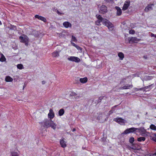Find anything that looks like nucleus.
<instances>
[{"mask_svg":"<svg viewBox=\"0 0 156 156\" xmlns=\"http://www.w3.org/2000/svg\"><path fill=\"white\" fill-rule=\"evenodd\" d=\"M41 125L44 127L48 128L50 127L55 129L56 125L51 119H45L41 123Z\"/></svg>","mask_w":156,"mask_h":156,"instance_id":"obj_1","label":"nucleus"},{"mask_svg":"<svg viewBox=\"0 0 156 156\" xmlns=\"http://www.w3.org/2000/svg\"><path fill=\"white\" fill-rule=\"evenodd\" d=\"M20 41L25 44L26 45H27L29 41V38L26 35H23L19 37Z\"/></svg>","mask_w":156,"mask_h":156,"instance_id":"obj_2","label":"nucleus"},{"mask_svg":"<svg viewBox=\"0 0 156 156\" xmlns=\"http://www.w3.org/2000/svg\"><path fill=\"white\" fill-rule=\"evenodd\" d=\"M113 120L121 125H124L126 122V121L124 119L119 117L114 118Z\"/></svg>","mask_w":156,"mask_h":156,"instance_id":"obj_3","label":"nucleus"},{"mask_svg":"<svg viewBox=\"0 0 156 156\" xmlns=\"http://www.w3.org/2000/svg\"><path fill=\"white\" fill-rule=\"evenodd\" d=\"M140 130V129L138 128L132 127L130 128H128L126 129L123 133V134H127L130 133H133L136 130Z\"/></svg>","mask_w":156,"mask_h":156,"instance_id":"obj_4","label":"nucleus"},{"mask_svg":"<svg viewBox=\"0 0 156 156\" xmlns=\"http://www.w3.org/2000/svg\"><path fill=\"white\" fill-rule=\"evenodd\" d=\"M99 11L101 13L104 14L107 12V7L105 5H102L100 7Z\"/></svg>","mask_w":156,"mask_h":156,"instance_id":"obj_5","label":"nucleus"},{"mask_svg":"<svg viewBox=\"0 0 156 156\" xmlns=\"http://www.w3.org/2000/svg\"><path fill=\"white\" fill-rule=\"evenodd\" d=\"M107 26L110 31H112L113 29V25L108 20L104 24Z\"/></svg>","mask_w":156,"mask_h":156,"instance_id":"obj_6","label":"nucleus"},{"mask_svg":"<svg viewBox=\"0 0 156 156\" xmlns=\"http://www.w3.org/2000/svg\"><path fill=\"white\" fill-rule=\"evenodd\" d=\"M67 59L70 61L79 62H80V59L77 57L75 56H70L67 58Z\"/></svg>","mask_w":156,"mask_h":156,"instance_id":"obj_7","label":"nucleus"},{"mask_svg":"<svg viewBox=\"0 0 156 156\" xmlns=\"http://www.w3.org/2000/svg\"><path fill=\"white\" fill-rule=\"evenodd\" d=\"M140 39L137 38L136 37H132L129 39V43H137L138 41H140Z\"/></svg>","mask_w":156,"mask_h":156,"instance_id":"obj_8","label":"nucleus"},{"mask_svg":"<svg viewBox=\"0 0 156 156\" xmlns=\"http://www.w3.org/2000/svg\"><path fill=\"white\" fill-rule=\"evenodd\" d=\"M96 17L98 19V20L101 22L104 25L107 20V19L103 18L100 15H96Z\"/></svg>","mask_w":156,"mask_h":156,"instance_id":"obj_9","label":"nucleus"},{"mask_svg":"<svg viewBox=\"0 0 156 156\" xmlns=\"http://www.w3.org/2000/svg\"><path fill=\"white\" fill-rule=\"evenodd\" d=\"M130 2L129 1H126L125 2L122 8V10L125 11L127 9L130 5Z\"/></svg>","mask_w":156,"mask_h":156,"instance_id":"obj_10","label":"nucleus"},{"mask_svg":"<svg viewBox=\"0 0 156 156\" xmlns=\"http://www.w3.org/2000/svg\"><path fill=\"white\" fill-rule=\"evenodd\" d=\"M55 116V114L53 110L50 109L48 114V117L50 119H52Z\"/></svg>","mask_w":156,"mask_h":156,"instance_id":"obj_11","label":"nucleus"},{"mask_svg":"<svg viewBox=\"0 0 156 156\" xmlns=\"http://www.w3.org/2000/svg\"><path fill=\"white\" fill-rule=\"evenodd\" d=\"M115 9L117 10L116 15L117 16H120L122 13L121 9L118 6L115 7Z\"/></svg>","mask_w":156,"mask_h":156,"instance_id":"obj_12","label":"nucleus"},{"mask_svg":"<svg viewBox=\"0 0 156 156\" xmlns=\"http://www.w3.org/2000/svg\"><path fill=\"white\" fill-rule=\"evenodd\" d=\"M154 5L153 4H152L151 5H148L144 9L145 12H147L150 10H151L152 9V6H153Z\"/></svg>","mask_w":156,"mask_h":156,"instance_id":"obj_13","label":"nucleus"},{"mask_svg":"<svg viewBox=\"0 0 156 156\" xmlns=\"http://www.w3.org/2000/svg\"><path fill=\"white\" fill-rule=\"evenodd\" d=\"M35 17L36 18H37L39 20H40L42 21H43V22H46V20L45 18H44L43 17L41 16H39L38 15H36L35 16Z\"/></svg>","mask_w":156,"mask_h":156,"instance_id":"obj_14","label":"nucleus"},{"mask_svg":"<svg viewBox=\"0 0 156 156\" xmlns=\"http://www.w3.org/2000/svg\"><path fill=\"white\" fill-rule=\"evenodd\" d=\"M63 25L66 28L71 27L72 26L71 24L69 22L66 21L63 23Z\"/></svg>","mask_w":156,"mask_h":156,"instance_id":"obj_15","label":"nucleus"},{"mask_svg":"<svg viewBox=\"0 0 156 156\" xmlns=\"http://www.w3.org/2000/svg\"><path fill=\"white\" fill-rule=\"evenodd\" d=\"M118 55L119 58L120 60H122L124 58V54L121 52H119L118 54Z\"/></svg>","mask_w":156,"mask_h":156,"instance_id":"obj_16","label":"nucleus"},{"mask_svg":"<svg viewBox=\"0 0 156 156\" xmlns=\"http://www.w3.org/2000/svg\"><path fill=\"white\" fill-rule=\"evenodd\" d=\"M60 144L61 147H65L66 146V142H65L64 140L63 139L61 140H60Z\"/></svg>","mask_w":156,"mask_h":156,"instance_id":"obj_17","label":"nucleus"},{"mask_svg":"<svg viewBox=\"0 0 156 156\" xmlns=\"http://www.w3.org/2000/svg\"><path fill=\"white\" fill-rule=\"evenodd\" d=\"M65 113V110L63 108L59 110L58 112V115L59 116H62Z\"/></svg>","mask_w":156,"mask_h":156,"instance_id":"obj_18","label":"nucleus"},{"mask_svg":"<svg viewBox=\"0 0 156 156\" xmlns=\"http://www.w3.org/2000/svg\"><path fill=\"white\" fill-rule=\"evenodd\" d=\"M133 87L132 85H126L124 86L123 87H122L121 88V89H129L130 87L132 88Z\"/></svg>","mask_w":156,"mask_h":156,"instance_id":"obj_19","label":"nucleus"},{"mask_svg":"<svg viewBox=\"0 0 156 156\" xmlns=\"http://www.w3.org/2000/svg\"><path fill=\"white\" fill-rule=\"evenodd\" d=\"M87 77L84 78H81L80 79V82L83 83H86L87 81Z\"/></svg>","mask_w":156,"mask_h":156,"instance_id":"obj_20","label":"nucleus"},{"mask_svg":"<svg viewBox=\"0 0 156 156\" xmlns=\"http://www.w3.org/2000/svg\"><path fill=\"white\" fill-rule=\"evenodd\" d=\"M6 60V58L3 54H1L0 55V61L2 62H4Z\"/></svg>","mask_w":156,"mask_h":156,"instance_id":"obj_21","label":"nucleus"},{"mask_svg":"<svg viewBox=\"0 0 156 156\" xmlns=\"http://www.w3.org/2000/svg\"><path fill=\"white\" fill-rule=\"evenodd\" d=\"M53 57H56L59 56V52L58 51H55L52 53Z\"/></svg>","mask_w":156,"mask_h":156,"instance_id":"obj_22","label":"nucleus"},{"mask_svg":"<svg viewBox=\"0 0 156 156\" xmlns=\"http://www.w3.org/2000/svg\"><path fill=\"white\" fill-rule=\"evenodd\" d=\"M5 80L7 82H12L13 81V79L9 76H7L5 78Z\"/></svg>","mask_w":156,"mask_h":156,"instance_id":"obj_23","label":"nucleus"},{"mask_svg":"<svg viewBox=\"0 0 156 156\" xmlns=\"http://www.w3.org/2000/svg\"><path fill=\"white\" fill-rule=\"evenodd\" d=\"M17 67L18 69H24L23 65L22 64H20L17 65Z\"/></svg>","mask_w":156,"mask_h":156,"instance_id":"obj_24","label":"nucleus"},{"mask_svg":"<svg viewBox=\"0 0 156 156\" xmlns=\"http://www.w3.org/2000/svg\"><path fill=\"white\" fill-rule=\"evenodd\" d=\"M150 128L152 130L156 131V126L154 124H151Z\"/></svg>","mask_w":156,"mask_h":156,"instance_id":"obj_25","label":"nucleus"},{"mask_svg":"<svg viewBox=\"0 0 156 156\" xmlns=\"http://www.w3.org/2000/svg\"><path fill=\"white\" fill-rule=\"evenodd\" d=\"M145 140V138L144 137H141L138 138L137 139V140L138 141L141 142L142 141H144Z\"/></svg>","mask_w":156,"mask_h":156,"instance_id":"obj_26","label":"nucleus"},{"mask_svg":"<svg viewBox=\"0 0 156 156\" xmlns=\"http://www.w3.org/2000/svg\"><path fill=\"white\" fill-rule=\"evenodd\" d=\"M117 106V105H115L112 107V110H110L109 112V115H110L114 111V108H115Z\"/></svg>","mask_w":156,"mask_h":156,"instance_id":"obj_27","label":"nucleus"},{"mask_svg":"<svg viewBox=\"0 0 156 156\" xmlns=\"http://www.w3.org/2000/svg\"><path fill=\"white\" fill-rule=\"evenodd\" d=\"M142 135L143 136H144L146 135H147V132L144 129H143L142 130Z\"/></svg>","mask_w":156,"mask_h":156,"instance_id":"obj_28","label":"nucleus"},{"mask_svg":"<svg viewBox=\"0 0 156 156\" xmlns=\"http://www.w3.org/2000/svg\"><path fill=\"white\" fill-rule=\"evenodd\" d=\"M12 156H19L18 154L16 152L13 151L11 152Z\"/></svg>","mask_w":156,"mask_h":156,"instance_id":"obj_29","label":"nucleus"},{"mask_svg":"<svg viewBox=\"0 0 156 156\" xmlns=\"http://www.w3.org/2000/svg\"><path fill=\"white\" fill-rule=\"evenodd\" d=\"M77 41V40L76 39V37L73 36H72L71 41L76 42V41Z\"/></svg>","mask_w":156,"mask_h":156,"instance_id":"obj_30","label":"nucleus"},{"mask_svg":"<svg viewBox=\"0 0 156 156\" xmlns=\"http://www.w3.org/2000/svg\"><path fill=\"white\" fill-rule=\"evenodd\" d=\"M134 141V138L133 137H131L129 140V141L130 143H133Z\"/></svg>","mask_w":156,"mask_h":156,"instance_id":"obj_31","label":"nucleus"},{"mask_svg":"<svg viewBox=\"0 0 156 156\" xmlns=\"http://www.w3.org/2000/svg\"><path fill=\"white\" fill-rule=\"evenodd\" d=\"M101 22L98 20H97L95 22V24L97 25H100L101 24L100 23Z\"/></svg>","mask_w":156,"mask_h":156,"instance_id":"obj_32","label":"nucleus"},{"mask_svg":"<svg viewBox=\"0 0 156 156\" xmlns=\"http://www.w3.org/2000/svg\"><path fill=\"white\" fill-rule=\"evenodd\" d=\"M135 31L134 30H130L129 31V34H135Z\"/></svg>","mask_w":156,"mask_h":156,"instance_id":"obj_33","label":"nucleus"},{"mask_svg":"<svg viewBox=\"0 0 156 156\" xmlns=\"http://www.w3.org/2000/svg\"><path fill=\"white\" fill-rule=\"evenodd\" d=\"M152 140L156 142V133L154 134V136L152 138Z\"/></svg>","mask_w":156,"mask_h":156,"instance_id":"obj_34","label":"nucleus"},{"mask_svg":"<svg viewBox=\"0 0 156 156\" xmlns=\"http://www.w3.org/2000/svg\"><path fill=\"white\" fill-rule=\"evenodd\" d=\"M75 47L77 48V49L78 50H82V48H80L79 46L77 45H76V46Z\"/></svg>","mask_w":156,"mask_h":156,"instance_id":"obj_35","label":"nucleus"},{"mask_svg":"<svg viewBox=\"0 0 156 156\" xmlns=\"http://www.w3.org/2000/svg\"><path fill=\"white\" fill-rule=\"evenodd\" d=\"M152 85H149V86H146V87H144V90L145 91V90L146 89H147L148 88H149Z\"/></svg>","mask_w":156,"mask_h":156,"instance_id":"obj_36","label":"nucleus"},{"mask_svg":"<svg viewBox=\"0 0 156 156\" xmlns=\"http://www.w3.org/2000/svg\"><path fill=\"white\" fill-rule=\"evenodd\" d=\"M130 148L131 149H133L134 150L137 149L136 147L134 146H132V147H130Z\"/></svg>","mask_w":156,"mask_h":156,"instance_id":"obj_37","label":"nucleus"},{"mask_svg":"<svg viewBox=\"0 0 156 156\" xmlns=\"http://www.w3.org/2000/svg\"><path fill=\"white\" fill-rule=\"evenodd\" d=\"M151 37H154L156 38V35L154 34L153 33H151Z\"/></svg>","mask_w":156,"mask_h":156,"instance_id":"obj_38","label":"nucleus"},{"mask_svg":"<svg viewBox=\"0 0 156 156\" xmlns=\"http://www.w3.org/2000/svg\"><path fill=\"white\" fill-rule=\"evenodd\" d=\"M71 44L74 47H75L76 46V44H75L73 42H71Z\"/></svg>","mask_w":156,"mask_h":156,"instance_id":"obj_39","label":"nucleus"},{"mask_svg":"<svg viewBox=\"0 0 156 156\" xmlns=\"http://www.w3.org/2000/svg\"><path fill=\"white\" fill-rule=\"evenodd\" d=\"M139 90L145 91L144 87L139 88Z\"/></svg>","mask_w":156,"mask_h":156,"instance_id":"obj_40","label":"nucleus"},{"mask_svg":"<svg viewBox=\"0 0 156 156\" xmlns=\"http://www.w3.org/2000/svg\"><path fill=\"white\" fill-rule=\"evenodd\" d=\"M149 156H156V151L155 153L154 154H151Z\"/></svg>","mask_w":156,"mask_h":156,"instance_id":"obj_41","label":"nucleus"},{"mask_svg":"<svg viewBox=\"0 0 156 156\" xmlns=\"http://www.w3.org/2000/svg\"><path fill=\"white\" fill-rule=\"evenodd\" d=\"M153 78L152 77L150 76H148V79L149 80H151Z\"/></svg>","mask_w":156,"mask_h":156,"instance_id":"obj_42","label":"nucleus"},{"mask_svg":"<svg viewBox=\"0 0 156 156\" xmlns=\"http://www.w3.org/2000/svg\"><path fill=\"white\" fill-rule=\"evenodd\" d=\"M134 90L136 91H137L139 90V88H134Z\"/></svg>","mask_w":156,"mask_h":156,"instance_id":"obj_43","label":"nucleus"},{"mask_svg":"<svg viewBox=\"0 0 156 156\" xmlns=\"http://www.w3.org/2000/svg\"><path fill=\"white\" fill-rule=\"evenodd\" d=\"M42 84H44L45 83V81H42Z\"/></svg>","mask_w":156,"mask_h":156,"instance_id":"obj_44","label":"nucleus"},{"mask_svg":"<svg viewBox=\"0 0 156 156\" xmlns=\"http://www.w3.org/2000/svg\"><path fill=\"white\" fill-rule=\"evenodd\" d=\"M73 95H74L76 96L77 95V94L75 92H73Z\"/></svg>","mask_w":156,"mask_h":156,"instance_id":"obj_45","label":"nucleus"},{"mask_svg":"<svg viewBox=\"0 0 156 156\" xmlns=\"http://www.w3.org/2000/svg\"><path fill=\"white\" fill-rule=\"evenodd\" d=\"M112 0H105V1H106L107 2H109L110 1H111Z\"/></svg>","mask_w":156,"mask_h":156,"instance_id":"obj_46","label":"nucleus"},{"mask_svg":"<svg viewBox=\"0 0 156 156\" xmlns=\"http://www.w3.org/2000/svg\"><path fill=\"white\" fill-rule=\"evenodd\" d=\"M2 24L1 22L0 21V25H1Z\"/></svg>","mask_w":156,"mask_h":156,"instance_id":"obj_47","label":"nucleus"},{"mask_svg":"<svg viewBox=\"0 0 156 156\" xmlns=\"http://www.w3.org/2000/svg\"><path fill=\"white\" fill-rule=\"evenodd\" d=\"M75 129H74L73 130V131H75Z\"/></svg>","mask_w":156,"mask_h":156,"instance_id":"obj_48","label":"nucleus"}]
</instances>
